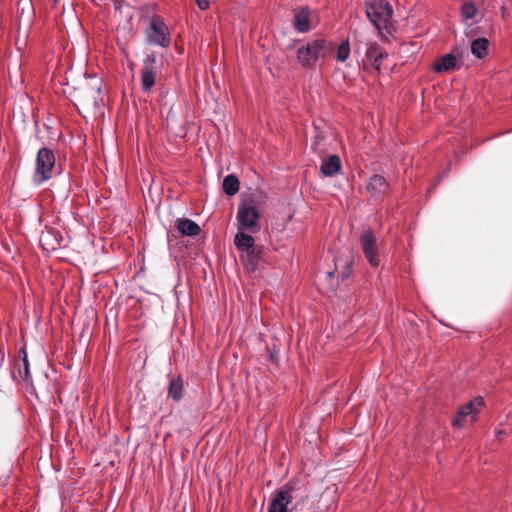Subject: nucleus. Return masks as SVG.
I'll use <instances>...</instances> for the list:
<instances>
[{"instance_id":"1","label":"nucleus","mask_w":512,"mask_h":512,"mask_svg":"<svg viewBox=\"0 0 512 512\" xmlns=\"http://www.w3.org/2000/svg\"><path fill=\"white\" fill-rule=\"evenodd\" d=\"M307 495L302 492L299 479H290L271 499L267 512H295L298 504L303 502Z\"/></svg>"},{"instance_id":"2","label":"nucleus","mask_w":512,"mask_h":512,"mask_svg":"<svg viewBox=\"0 0 512 512\" xmlns=\"http://www.w3.org/2000/svg\"><path fill=\"white\" fill-rule=\"evenodd\" d=\"M365 12L371 23L377 28L381 36L392 35L395 31L392 15V6L384 0H368L365 3Z\"/></svg>"},{"instance_id":"3","label":"nucleus","mask_w":512,"mask_h":512,"mask_svg":"<svg viewBox=\"0 0 512 512\" xmlns=\"http://www.w3.org/2000/svg\"><path fill=\"white\" fill-rule=\"evenodd\" d=\"M331 49L324 39H315L302 45L297 50V60L304 67L312 69L319 59L325 58Z\"/></svg>"},{"instance_id":"4","label":"nucleus","mask_w":512,"mask_h":512,"mask_svg":"<svg viewBox=\"0 0 512 512\" xmlns=\"http://www.w3.org/2000/svg\"><path fill=\"white\" fill-rule=\"evenodd\" d=\"M245 230H239L235 235L234 244L237 250L241 253V260L247 269L253 271L256 268L259 259V250L255 245V240L252 236L246 234Z\"/></svg>"},{"instance_id":"5","label":"nucleus","mask_w":512,"mask_h":512,"mask_svg":"<svg viewBox=\"0 0 512 512\" xmlns=\"http://www.w3.org/2000/svg\"><path fill=\"white\" fill-rule=\"evenodd\" d=\"M483 406L484 400L482 397H476L460 406L451 421L452 426L456 429H463L473 425L477 421Z\"/></svg>"},{"instance_id":"6","label":"nucleus","mask_w":512,"mask_h":512,"mask_svg":"<svg viewBox=\"0 0 512 512\" xmlns=\"http://www.w3.org/2000/svg\"><path fill=\"white\" fill-rule=\"evenodd\" d=\"M259 218L258 208L252 198L244 199L239 203L236 215L239 230L257 231Z\"/></svg>"},{"instance_id":"7","label":"nucleus","mask_w":512,"mask_h":512,"mask_svg":"<svg viewBox=\"0 0 512 512\" xmlns=\"http://www.w3.org/2000/svg\"><path fill=\"white\" fill-rule=\"evenodd\" d=\"M54 167L55 155L53 151L46 147L41 148L36 157V169L33 175L34 182L42 184L49 180L52 177Z\"/></svg>"},{"instance_id":"8","label":"nucleus","mask_w":512,"mask_h":512,"mask_svg":"<svg viewBox=\"0 0 512 512\" xmlns=\"http://www.w3.org/2000/svg\"><path fill=\"white\" fill-rule=\"evenodd\" d=\"M146 37L149 43L161 47H168L171 43L170 32L167 25L158 18L150 21L146 30Z\"/></svg>"},{"instance_id":"9","label":"nucleus","mask_w":512,"mask_h":512,"mask_svg":"<svg viewBox=\"0 0 512 512\" xmlns=\"http://www.w3.org/2000/svg\"><path fill=\"white\" fill-rule=\"evenodd\" d=\"M360 244L369 264L373 267H377L379 265L377 237L370 228L362 231Z\"/></svg>"},{"instance_id":"10","label":"nucleus","mask_w":512,"mask_h":512,"mask_svg":"<svg viewBox=\"0 0 512 512\" xmlns=\"http://www.w3.org/2000/svg\"><path fill=\"white\" fill-rule=\"evenodd\" d=\"M155 64L156 56L154 54L148 55L143 61V68L141 70V89L145 93L150 92L155 85Z\"/></svg>"},{"instance_id":"11","label":"nucleus","mask_w":512,"mask_h":512,"mask_svg":"<svg viewBox=\"0 0 512 512\" xmlns=\"http://www.w3.org/2000/svg\"><path fill=\"white\" fill-rule=\"evenodd\" d=\"M13 379L27 381L30 377L28 355L25 348L19 350L18 359L11 372Z\"/></svg>"},{"instance_id":"12","label":"nucleus","mask_w":512,"mask_h":512,"mask_svg":"<svg viewBox=\"0 0 512 512\" xmlns=\"http://www.w3.org/2000/svg\"><path fill=\"white\" fill-rule=\"evenodd\" d=\"M100 87H90L80 96L79 102L83 109L90 110L99 106Z\"/></svg>"},{"instance_id":"13","label":"nucleus","mask_w":512,"mask_h":512,"mask_svg":"<svg viewBox=\"0 0 512 512\" xmlns=\"http://www.w3.org/2000/svg\"><path fill=\"white\" fill-rule=\"evenodd\" d=\"M310 12L308 7H298L294 10V25L299 32H307L310 29Z\"/></svg>"},{"instance_id":"14","label":"nucleus","mask_w":512,"mask_h":512,"mask_svg":"<svg viewBox=\"0 0 512 512\" xmlns=\"http://www.w3.org/2000/svg\"><path fill=\"white\" fill-rule=\"evenodd\" d=\"M341 169V160L337 155H331L324 160L320 166V172L325 177H330L338 173Z\"/></svg>"},{"instance_id":"15","label":"nucleus","mask_w":512,"mask_h":512,"mask_svg":"<svg viewBox=\"0 0 512 512\" xmlns=\"http://www.w3.org/2000/svg\"><path fill=\"white\" fill-rule=\"evenodd\" d=\"M457 67V58L451 53L443 55L434 63V70L439 73L450 72Z\"/></svg>"},{"instance_id":"16","label":"nucleus","mask_w":512,"mask_h":512,"mask_svg":"<svg viewBox=\"0 0 512 512\" xmlns=\"http://www.w3.org/2000/svg\"><path fill=\"white\" fill-rule=\"evenodd\" d=\"M366 188L372 195H377L386 191L387 183L383 176L373 175L369 178Z\"/></svg>"},{"instance_id":"17","label":"nucleus","mask_w":512,"mask_h":512,"mask_svg":"<svg viewBox=\"0 0 512 512\" xmlns=\"http://www.w3.org/2000/svg\"><path fill=\"white\" fill-rule=\"evenodd\" d=\"M168 395L175 401L178 402L184 395V383L183 379L178 376L174 377L169 382Z\"/></svg>"},{"instance_id":"18","label":"nucleus","mask_w":512,"mask_h":512,"mask_svg":"<svg viewBox=\"0 0 512 512\" xmlns=\"http://www.w3.org/2000/svg\"><path fill=\"white\" fill-rule=\"evenodd\" d=\"M177 228L185 236H197L200 233L199 225L190 219L178 220Z\"/></svg>"},{"instance_id":"19","label":"nucleus","mask_w":512,"mask_h":512,"mask_svg":"<svg viewBox=\"0 0 512 512\" xmlns=\"http://www.w3.org/2000/svg\"><path fill=\"white\" fill-rule=\"evenodd\" d=\"M488 47L489 41L486 38H478L471 43V52L478 59H482L487 55Z\"/></svg>"},{"instance_id":"20","label":"nucleus","mask_w":512,"mask_h":512,"mask_svg":"<svg viewBox=\"0 0 512 512\" xmlns=\"http://www.w3.org/2000/svg\"><path fill=\"white\" fill-rule=\"evenodd\" d=\"M239 180L234 175H227L223 180V191L229 195H235L239 190Z\"/></svg>"},{"instance_id":"21","label":"nucleus","mask_w":512,"mask_h":512,"mask_svg":"<svg viewBox=\"0 0 512 512\" xmlns=\"http://www.w3.org/2000/svg\"><path fill=\"white\" fill-rule=\"evenodd\" d=\"M349 55H350L349 41L348 40L342 41L336 51V55H335L336 60L340 61V62H344L348 59Z\"/></svg>"},{"instance_id":"22","label":"nucleus","mask_w":512,"mask_h":512,"mask_svg":"<svg viewBox=\"0 0 512 512\" xmlns=\"http://www.w3.org/2000/svg\"><path fill=\"white\" fill-rule=\"evenodd\" d=\"M381 51L377 43H368L366 49V58L371 63L375 56Z\"/></svg>"},{"instance_id":"23","label":"nucleus","mask_w":512,"mask_h":512,"mask_svg":"<svg viewBox=\"0 0 512 512\" xmlns=\"http://www.w3.org/2000/svg\"><path fill=\"white\" fill-rule=\"evenodd\" d=\"M388 57L387 52L381 50L374 58V60L371 62L372 67L377 71H381L382 62L384 59Z\"/></svg>"},{"instance_id":"24","label":"nucleus","mask_w":512,"mask_h":512,"mask_svg":"<svg viewBox=\"0 0 512 512\" xmlns=\"http://www.w3.org/2000/svg\"><path fill=\"white\" fill-rule=\"evenodd\" d=\"M463 18L472 19L476 14V8L473 4H464L461 9Z\"/></svg>"},{"instance_id":"25","label":"nucleus","mask_w":512,"mask_h":512,"mask_svg":"<svg viewBox=\"0 0 512 512\" xmlns=\"http://www.w3.org/2000/svg\"><path fill=\"white\" fill-rule=\"evenodd\" d=\"M509 434V430L507 428H496L494 431V437L495 440L492 444L494 445H500L502 444L503 437L507 436Z\"/></svg>"},{"instance_id":"26","label":"nucleus","mask_w":512,"mask_h":512,"mask_svg":"<svg viewBox=\"0 0 512 512\" xmlns=\"http://www.w3.org/2000/svg\"><path fill=\"white\" fill-rule=\"evenodd\" d=\"M198 7L201 9V10H206L209 8V0H195Z\"/></svg>"},{"instance_id":"27","label":"nucleus","mask_w":512,"mask_h":512,"mask_svg":"<svg viewBox=\"0 0 512 512\" xmlns=\"http://www.w3.org/2000/svg\"><path fill=\"white\" fill-rule=\"evenodd\" d=\"M113 1H114L116 9H119L122 5V0H113Z\"/></svg>"},{"instance_id":"28","label":"nucleus","mask_w":512,"mask_h":512,"mask_svg":"<svg viewBox=\"0 0 512 512\" xmlns=\"http://www.w3.org/2000/svg\"><path fill=\"white\" fill-rule=\"evenodd\" d=\"M348 275H349V272L346 274H343V278L348 277Z\"/></svg>"}]
</instances>
